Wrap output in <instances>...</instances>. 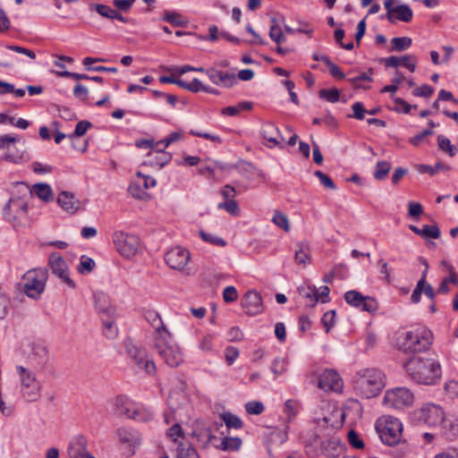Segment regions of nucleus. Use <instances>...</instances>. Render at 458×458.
I'll return each instance as SVG.
<instances>
[{
    "instance_id": "1",
    "label": "nucleus",
    "mask_w": 458,
    "mask_h": 458,
    "mask_svg": "<svg viewBox=\"0 0 458 458\" xmlns=\"http://www.w3.org/2000/svg\"><path fill=\"white\" fill-rule=\"evenodd\" d=\"M344 420V412L336 409L329 415L318 420V426L315 431L308 430L302 432L301 438L304 444L307 455L311 458L322 454L325 448L327 436L342 427Z\"/></svg>"
},
{
    "instance_id": "2",
    "label": "nucleus",
    "mask_w": 458,
    "mask_h": 458,
    "mask_svg": "<svg viewBox=\"0 0 458 458\" xmlns=\"http://www.w3.org/2000/svg\"><path fill=\"white\" fill-rule=\"evenodd\" d=\"M404 369L410 378L418 384L432 385L441 377L439 362L426 356L413 355L404 363Z\"/></svg>"
},
{
    "instance_id": "3",
    "label": "nucleus",
    "mask_w": 458,
    "mask_h": 458,
    "mask_svg": "<svg viewBox=\"0 0 458 458\" xmlns=\"http://www.w3.org/2000/svg\"><path fill=\"white\" fill-rule=\"evenodd\" d=\"M386 386V376L377 369H365L356 374L354 389L360 396L369 399L380 394Z\"/></svg>"
},
{
    "instance_id": "4",
    "label": "nucleus",
    "mask_w": 458,
    "mask_h": 458,
    "mask_svg": "<svg viewBox=\"0 0 458 458\" xmlns=\"http://www.w3.org/2000/svg\"><path fill=\"white\" fill-rule=\"evenodd\" d=\"M159 335L153 341V349L163 361L171 368H176L183 361V354L180 346L175 343L171 333Z\"/></svg>"
},
{
    "instance_id": "5",
    "label": "nucleus",
    "mask_w": 458,
    "mask_h": 458,
    "mask_svg": "<svg viewBox=\"0 0 458 458\" xmlns=\"http://www.w3.org/2000/svg\"><path fill=\"white\" fill-rule=\"evenodd\" d=\"M376 429L381 441L387 445H395L401 442L403 424L392 416H382L377 420Z\"/></svg>"
},
{
    "instance_id": "6",
    "label": "nucleus",
    "mask_w": 458,
    "mask_h": 458,
    "mask_svg": "<svg viewBox=\"0 0 458 458\" xmlns=\"http://www.w3.org/2000/svg\"><path fill=\"white\" fill-rule=\"evenodd\" d=\"M432 342V332L424 327H418L406 332L403 346L405 352L417 353L428 350Z\"/></svg>"
},
{
    "instance_id": "7",
    "label": "nucleus",
    "mask_w": 458,
    "mask_h": 458,
    "mask_svg": "<svg viewBox=\"0 0 458 458\" xmlns=\"http://www.w3.org/2000/svg\"><path fill=\"white\" fill-rule=\"evenodd\" d=\"M21 381V394L28 402H36L40 397L41 384L35 374L22 366L17 367Z\"/></svg>"
},
{
    "instance_id": "8",
    "label": "nucleus",
    "mask_w": 458,
    "mask_h": 458,
    "mask_svg": "<svg viewBox=\"0 0 458 458\" xmlns=\"http://www.w3.org/2000/svg\"><path fill=\"white\" fill-rule=\"evenodd\" d=\"M113 242L117 251L126 259L135 256L140 246V242L137 235L123 232L114 233Z\"/></svg>"
},
{
    "instance_id": "9",
    "label": "nucleus",
    "mask_w": 458,
    "mask_h": 458,
    "mask_svg": "<svg viewBox=\"0 0 458 458\" xmlns=\"http://www.w3.org/2000/svg\"><path fill=\"white\" fill-rule=\"evenodd\" d=\"M124 347L127 354L140 369L148 375H153L156 372L155 362L148 359L147 350L134 344L131 340L124 342Z\"/></svg>"
},
{
    "instance_id": "10",
    "label": "nucleus",
    "mask_w": 458,
    "mask_h": 458,
    "mask_svg": "<svg viewBox=\"0 0 458 458\" xmlns=\"http://www.w3.org/2000/svg\"><path fill=\"white\" fill-rule=\"evenodd\" d=\"M47 273L41 269L28 271L24 276L23 292L32 299L39 298L44 291Z\"/></svg>"
},
{
    "instance_id": "11",
    "label": "nucleus",
    "mask_w": 458,
    "mask_h": 458,
    "mask_svg": "<svg viewBox=\"0 0 458 458\" xmlns=\"http://www.w3.org/2000/svg\"><path fill=\"white\" fill-rule=\"evenodd\" d=\"M413 403V394L406 387H396L386 392L383 403L392 409L402 410Z\"/></svg>"
},
{
    "instance_id": "12",
    "label": "nucleus",
    "mask_w": 458,
    "mask_h": 458,
    "mask_svg": "<svg viewBox=\"0 0 458 458\" xmlns=\"http://www.w3.org/2000/svg\"><path fill=\"white\" fill-rule=\"evenodd\" d=\"M27 201L20 197H13L4 207V218L13 225H21L27 218Z\"/></svg>"
},
{
    "instance_id": "13",
    "label": "nucleus",
    "mask_w": 458,
    "mask_h": 458,
    "mask_svg": "<svg viewBox=\"0 0 458 458\" xmlns=\"http://www.w3.org/2000/svg\"><path fill=\"white\" fill-rule=\"evenodd\" d=\"M136 176L137 178L130 183L128 192L134 199L146 200L149 198V195L146 191L156 186L157 181L153 177L144 175L140 172H137Z\"/></svg>"
},
{
    "instance_id": "14",
    "label": "nucleus",
    "mask_w": 458,
    "mask_h": 458,
    "mask_svg": "<svg viewBox=\"0 0 458 458\" xmlns=\"http://www.w3.org/2000/svg\"><path fill=\"white\" fill-rule=\"evenodd\" d=\"M48 265L54 275L70 288H75V283L71 279L68 272V265L58 252L49 255Z\"/></svg>"
},
{
    "instance_id": "15",
    "label": "nucleus",
    "mask_w": 458,
    "mask_h": 458,
    "mask_svg": "<svg viewBox=\"0 0 458 458\" xmlns=\"http://www.w3.org/2000/svg\"><path fill=\"white\" fill-rule=\"evenodd\" d=\"M344 298L349 305L363 311L371 313L377 310V303L374 298L364 296L358 291H348L344 293Z\"/></svg>"
},
{
    "instance_id": "16",
    "label": "nucleus",
    "mask_w": 458,
    "mask_h": 458,
    "mask_svg": "<svg viewBox=\"0 0 458 458\" xmlns=\"http://www.w3.org/2000/svg\"><path fill=\"white\" fill-rule=\"evenodd\" d=\"M397 0H384V6L386 10V18L390 22L397 19L403 22H410L412 20L413 13L408 4L394 6Z\"/></svg>"
},
{
    "instance_id": "17",
    "label": "nucleus",
    "mask_w": 458,
    "mask_h": 458,
    "mask_svg": "<svg viewBox=\"0 0 458 458\" xmlns=\"http://www.w3.org/2000/svg\"><path fill=\"white\" fill-rule=\"evenodd\" d=\"M416 414L420 420L428 426H437L444 421V411L436 404H425L416 412Z\"/></svg>"
},
{
    "instance_id": "18",
    "label": "nucleus",
    "mask_w": 458,
    "mask_h": 458,
    "mask_svg": "<svg viewBox=\"0 0 458 458\" xmlns=\"http://www.w3.org/2000/svg\"><path fill=\"white\" fill-rule=\"evenodd\" d=\"M206 74L212 83L223 88H232L237 83V77L232 71H221L216 67L208 68Z\"/></svg>"
},
{
    "instance_id": "19",
    "label": "nucleus",
    "mask_w": 458,
    "mask_h": 458,
    "mask_svg": "<svg viewBox=\"0 0 458 458\" xmlns=\"http://www.w3.org/2000/svg\"><path fill=\"white\" fill-rule=\"evenodd\" d=\"M190 258V252L186 249L175 247L166 252L165 259L171 268L182 270L189 262Z\"/></svg>"
},
{
    "instance_id": "20",
    "label": "nucleus",
    "mask_w": 458,
    "mask_h": 458,
    "mask_svg": "<svg viewBox=\"0 0 458 458\" xmlns=\"http://www.w3.org/2000/svg\"><path fill=\"white\" fill-rule=\"evenodd\" d=\"M318 386L324 391H340L343 386L342 379L334 369H325L318 377Z\"/></svg>"
},
{
    "instance_id": "21",
    "label": "nucleus",
    "mask_w": 458,
    "mask_h": 458,
    "mask_svg": "<svg viewBox=\"0 0 458 458\" xmlns=\"http://www.w3.org/2000/svg\"><path fill=\"white\" fill-rule=\"evenodd\" d=\"M117 434L120 442L127 445L129 455H133L141 444L140 434L137 430L124 428H119Z\"/></svg>"
},
{
    "instance_id": "22",
    "label": "nucleus",
    "mask_w": 458,
    "mask_h": 458,
    "mask_svg": "<svg viewBox=\"0 0 458 458\" xmlns=\"http://www.w3.org/2000/svg\"><path fill=\"white\" fill-rule=\"evenodd\" d=\"M242 307L250 316H255L262 312V298L256 291L247 292L242 299Z\"/></svg>"
},
{
    "instance_id": "23",
    "label": "nucleus",
    "mask_w": 458,
    "mask_h": 458,
    "mask_svg": "<svg viewBox=\"0 0 458 458\" xmlns=\"http://www.w3.org/2000/svg\"><path fill=\"white\" fill-rule=\"evenodd\" d=\"M261 135L266 140V145L268 148L279 147L280 148H284L282 141H284V138L280 134L279 129L272 123H266L262 126Z\"/></svg>"
},
{
    "instance_id": "24",
    "label": "nucleus",
    "mask_w": 458,
    "mask_h": 458,
    "mask_svg": "<svg viewBox=\"0 0 458 458\" xmlns=\"http://www.w3.org/2000/svg\"><path fill=\"white\" fill-rule=\"evenodd\" d=\"M67 452L70 458H95L87 451V440L82 436L71 440Z\"/></svg>"
},
{
    "instance_id": "25",
    "label": "nucleus",
    "mask_w": 458,
    "mask_h": 458,
    "mask_svg": "<svg viewBox=\"0 0 458 458\" xmlns=\"http://www.w3.org/2000/svg\"><path fill=\"white\" fill-rule=\"evenodd\" d=\"M344 450V445L341 443L339 437L333 436L330 433L329 436H327L325 448L322 452V454L326 455L328 458H337Z\"/></svg>"
},
{
    "instance_id": "26",
    "label": "nucleus",
    "mask_w": 458,
    "mask_h": 458,
    "mask_svg": "<svg viewBox=\"0 0 458 458\" xmlns=\"http://www.w3.org/2000/svg\"><path fill=\"white\" fill-rule=\"evenodd\" d=\"M96 309L98 311L101 319L103 318L114 317L115 309L110 304L109 298L103 293L95 294Z\"/></svg>"
},
{
    "instance_id": "27",
    "label": "nucleus",
    "mask_w": 458,
    "mask_h": 458,
    "mask_svg": "<svg viewBox=\"0 0 458 458\" xmlns=\"http://www.w3.org/2000/svg\"><path fill=\"white\" fill-rule=\"evenodd\" d=\"M57 203L70 214H74L81 208L80 200L76 199L74 195L69 191H62L58 195Z\"/></svg>"
},
{
    "instance_id": "28",
    "label": "nucleus",
    "mask_w": 458,
    "mask_h": 458,
    "mask_svg": "<svg viewBox=\"0 0 458 458\" xmlns=\"http://www.w3.org/2000/svg\"><path fill=\"white\" fill-rule=\"evenodd\" d=\"M295 262L305 267L310 263V248L305 242H297L294 250Z\"/></svg>"
},
{
    "instance_id": "29",
    "label": "nucleus",
    "mask_w": 458,
    "mask_h": 458,
    "mask_svg": "<svg viewBox=\"0 0 458 458\" xmlns=\"http://www.w3.org/2000/svg\"><path fill=\"white\" fill-rule=\"evenodd\" d=\"M146 319L149 322L152 327L155 329L153 335V341H155V337H158L159 335L164 336V333H170L165 327L161 317L156 311H148L146 314Z\"/></svg>"
},
{
    "instance_id": "30",
    "label": "nucleus",
    "mask_w": 458,
    "mask_h": 458,
    "mask_svg": "<svg viewBox=\"0 0 458 458\" xmlns=\"http://www.w3.org/2000/svg\"><path fill=\"white\" fill-rule=\"evenodd\" d=\"M30 196L35 194L38 199L49 202L53 200L54 194L53 191L49 184L45 182H38L32 186V189L30 190Z\"/></svg>"
},
{
    "instance_id": "31",
    "label": "nucleus",
    "mask_w": 458,
    "mask_h": 458,
    "mask_svg": "<svg viewBox=\"0 0 458 458\" xmlns=\"http://www.w3.org/2000/svg\"><path fill=\"white\" fill-rule=\"evenodd\" d=\"M114 406V411L116 415L125 416L127 418L131 415V412L134 408L133 404L128 400V398L122 395L115 398Z\"/></svg>"
},
{
    "instance_id": "32",
    "label": "nucleus",
    "mask_w": 458,
    "mask_h": 458,
    "mask_svg": "<svg viewBox=\"0 0 458 458\" xmlns=\"http://www.w3.org/2000/svg\"><path fill=\"white\" fill-rule=\"evenodd\" d=\"M298 293L310 302V307H314L319 300L318 290L314 285L303 284L298 287Z\"/></svg>"
},
{
    "instance_id": "33",
    "label": "nucleus",
    "mask_w": 458,
    "mask_h": 458,
    "mask_svg": "<svg viewBox=\"0 0 458 458\" xmlns=\"http://www.w3.org/2000/svg\"><path fill=\"white\" fill-rule=\"evenodd\" d=\"M48 350L43 343H33L31 344V356L38 363L45 362L47 359Z\"/></svg>"
},
{
    "instance_id": "34",
    "label": "nucleus",
    "mask_w": 458,
    "mask_h": 458,
    "mask_svg": "<svg viewBox=\"0 0 458 458\" xmlns=\"http://www.w3.org/2000/svg\"><path fill=\"white\" fill-rule=\"evenodd\" d=\"M103 333L107 339H114L118 335V328L114 324V317L103 318Z\"/></svg>"
},
{
    "instance_id": "35",
    "label": "nucleus",
    "mask_w": 458,
    "mask_h": 458,
    "mask_svg": "<svg viewBox=\"0 0 458 458\" xmlns=\"http://www.w3.org/2000/svg\"><path fill=\"white\" fill-rule=\"evenodd\" d=\"M451 168L447 165L438 162L434 166L428 165H417V171L420 174H429L435 175L438 172H447Z\"/></svg>"
},
{
    "instance_id": "36",
    "label": "nucleus",
    "mask_w": 458,
    "mask_h": 458,
    "mask_svg": "<svg viewBox=\"0 0 458 458\" xmlns=\"http://www.w3.org/2000/svg\"><path fill=\"white\" fill-rule=\"evenodd\" d=\"M162 20L175 27H186L188 21L182 19V15L176 12L165 11Z\"/></svg>"
},
{
    "instance_id": "37",
    "label": "nucleus",
    "mask_w": 458,
    "mask_h": 458,
    "mask_svg": "<svg viewBox=\"0 0 458 458\" xmlns=\"http://www.w3.org/2000/svg\"><path fill=\"white\" fill-rule=\"evenodd\" d=\"M96 267L94 259L88 256H81L80 262L77 266V271L81 275H88L93 271Z\"/></svg>"
},
{
    "instance_id": "38",
    "label": "nucleus",
    "mask_w": 458,
    "mask_h": 458,
    "mask_svg": "<svg viewBox=\"0 0 458 458\" xmlns=\"http://www.w3.org/2000/svg\"><path fill=\"white\" fill-rule=\"evenodd\" d=\"M177 458H199V455L191 444L180 443L177 447Z\"/></svg>"
},
{
    "instance_id": "39",
    "label": "nucleus",
    "mask_w": 458,
    "mask_h": 458,
    "mask_svg": "<svg viewBox=\"0 0 458 458\" xmlns=\"http://www.w3.org/2000/svg\"><path fill=\"white\" fill-rule=\"evenodd\" d=\"M391 170V164L387 161H379L377 163L374 172V178L377 181L386 179Z\"/></svg>"
},
{
    "instance_id": "40",
    "label": "nucleus",
    "mask_w": 458,
    "mask_h": 458,
    "mask_svg": "<svg viewBox=\"0 0 458 458\" xmlns=\"http://www.w3.org/2000/svg\"><path fill=\"white\" fill-rule=\"evenodd\" d=\"M412 40L408 37L394 38L391 40L393 46L392 50L402 52L408 49L411 46Z\"/></svg>"
},
{
    "instance_id": "41",
    "label": "nucleus",
    "mask_w": 458,
    "mask_h": 458,
    "mask_svg": "<svg viewBox=\"0 0 458 458\" xmlns=\"http://www.w3.org/2000/svg\"><path fill=\"white\" fill-rule=\"evenodd\" d=\"M223 421L226 425L227 428H233L235 429H239L242 427V420L230 412H225L221 415Z\"/></svg>"
},
{
    "instance_id": "42",
    "label": "nucleus",
    "mask_w": 458,
    "mask_h": 458,
    "mask_svg": "<svg viewBox=\"0 0 458 458\" xmlns=\"http://www.w3.org/2000/svg\"><path fill=\"white\" fill-rule=\"evenodd\" d=\"M321 61L329 68L330 74L339 80H344L345 78L344 73L342 72V70L335 64L330 58L323 55Z\"/></svg>"
},
{
    "instance_id": "43",
    "label": "nucleus",
    "mask_w": 458,
    "mask_h": 458,
    "mask_svg": "<svg viewBox=\"0 0 458 458\" xmlns=\"http://www.w3.org/2000/svg\"><path fill=\"white\" fill-rule=\"evenodd\" d=\"M23 157L24 153L22 151H20L15 148H11L10 147H7V151L3 157V159L10 163L18 164L22 162Z\"/></svg>"
},
{
    "instance_id": "44",
    "label": "nucleus",
    "mask_w": 458,
    "mask_h": 458,
    "mask_svg": "<svg viewBox=\"0 0 458 458\" xmlns=\"http://www.w3.org/2000/svg\"><path fill=\"white\" fill-rule=\"evenodd\" d=\"M420 236L424 239H437L440 237V229L437 225H425L421 228Z\"/></svg>"
},
{
    "instance_id": "45",
    "label": "nucleus",
    "mask_w": 458,
    "mask_h": 458,
    "mask_svg": "<svg viewBox=\"0 0 458 458\" xmlns=\"http://www.w3.org/2000/svg\"><path fill=\"white\" fill-rule=\"evenodd\" d=\"M318 96L321 99H324L330 103H336L340 98V92L337 89L319 90Z\"/></svg>"
},
{
    "instance_id": "46",
    "label": "nucleus",
    "mask_w": 458,
    "mask_h": 458,
    "mask_svg": "<svg viewBox=\"0 0 458 458\" xmlns=\"http://www.w3.org/2000/svg\"><path fill=\"white\" fill-rule=\"evenodd\" d=\"M272 222L284 232H288L290 230V225L287 216L278 210L275 212Z\"/></svg>"
},
{
    "instance_id": "47",
    "label": "nucleus",
    "mask_w": 458,
    "mask_h": 458,
    "mask_svg": "<svg viewBox=\"0 0 458 458\" xmlns=\"http://www.w3.org/2000/svg\"><path fill=\"white\" fill-rule=\"evenodd\" d=\"M93 8H95L98 13L101 16L108 19H114L116 10L111 8L110 6L102 4H90V9L92 10Z\"/></svg>"
},
{
    "instance_id": "48",
    "label": "nucleus",
    "mask_w": 458,
    "mask_h": 458,
    "mask_svg": "<svg viewBox=\"0 0 458 458\" xmlns=\"http://www.w3.org/2000/svg\"><path fill=\"white\" fill-rule=\"evenodd\" d=\"M394 103L395 106L393 107V110L397 113L409 114L411 108H417L416 105L411 106L401 98H394Z\"/></svg>"
},
{
    "instance_id": "49",
    "label": "nucleus",
    "mask_w": 458,
    "mask_h": 458,
    "mask_svg": "<svg viewBox=\"0 0 458 458\" xmlns=\"http://www.w3.org/2000/svg\"><path fill=\"white\" fill-rule=\"evenodd\" d=\"M242 441L239 437H224L221 442V449L227 450H238L241 446Z\"/></svg>"
},
{
    "instance_id": "50",
    "label": "nucleus",
    "mask_w": 458,
    "mask_h": 458,
    "mask_svg": "<svg viewBox=\"0 0 458 458\" xmlns=\"http://www.w3.org/2000/svg\"><path fill=\"white\" fill-rule=\"evenodd\" d=\"M217 208L219 209H225L227 213H229L230 215L235 216L240 215L239 206L234 199L220 202L217 205Z\"/></svg>"
},
{
    "instance_id": "51",
    "label": "nucleus",
    "mask_w": 458,
    "mask_h": 458,
    "mask_svg": "<svg viewBox=\"0 0 458 458\" xmlns=\"http://www.w3.org/2000/svg\"><path fill=\"white\" fill-rule=\"evenodd\" d=\"M270 369L276 377L284 373L287 369L286 360L283 358L275 359L271 364Z\"/></svg>"
},
{
    "instance_id": "52",
    "label": "nucleus",
    "mask_w": 458,
    "mask_h": 458,
    "mask_svg": "<svg viewBox=\"0 0 458 458\" xmlns=\"http://www.w3.org/2000/svg\"><path fill=\"white\" fill-rule=\"evenodd\" d=\"M10 307V300L0 286V318H4L7 315Z\"/></svg>"
},
{
    "instance_id": "53",
    "label": "nucleus",
    "mask_w": 458,
    "mask_h": 458,
    "mask_svg": "<svg viewBox=\"0 0 458 458\" xmlns=\"http://www.w3.org/2000/svg\"><path fill=\"white\" fill-rule=\"evenodd\" d=\"M269 37L276 44L280 45L286 40L281 28L278 25H271L269 30Z\"/></svg>"
},
{
    "instance_id": "54",
    "label": "nucleus",
    "mask_w": 458,
    "mask_h": 458,
    "mask_svg": "<svg viewBox=\"0 0 458 458\" xmlns=\"http://www.w3.org/2000/svg\"><path fill=\"white\" fill-rule=\"evenodd\" d=\"M347 438L349 444L356 448V449H361L364 447L363 440L360 437L358 433L354 429H350L347 434Z\"/></svg>"
},
{
    "instance_id": "55",
    "label": "nucleus",
    "mask_w": 458,
    "mask_h": 458,
    "mask_svg": "<svg viewBox=\"0 0 458 458\" xmlns=\"http://www.w3.org/2000/svg\"><path fill=\"white\" fill-rule=\"evenodd\" d=\"M199 235L203 239V241L209 242L213 245L224 247L226 244L225 241L223 240L222 238L211 233H205L204 231H200Z\"/></svg>"
},
{
    "instance_id": "56",
    "label": "nucleus",
    "mask_w": 458,
    "mask_h": 458,
    "mask_svg": "<svg viewBox=\"0 0 458 458\" xmlns=\"http://www.w3.org/2000/svg\"><path fill=\"white\" fill-rule=\"evenodd\" d=\"M92 126V123L89 121H81L76 124L75 131L72 134L69 135L70 139H73L74 137H81L83 136L88 129Z\"/></svg>"
},
{
    "instance_id": "57",
    "label": "nucleus",
    "mask_w": 458,
    "mask_h": 458,
    "mask_svg": "<svg viewBox=\"0 0 458 458\" xmlns=\"http://www.w3.org/2000/svg\"><path fill=\"white\" fill-rule=\"evenodd\" d=\"M423 214V207L420 203L415 201H410L408 203V216L418 219V217Z\"/></svg>"
},
{
    "instance_id": "58",
    "label": "nucleus",
    "mask_w": 458,
    "mask_h": 458,
    "mask_svg": "<svg viewBox=\"0 0 458 458\" xmlns=\"http://www.w3.org/2000/svg\"><path fill=\"white\" fill-rule=\"evenodd\" d=\"M335 310L327 311L323 315V317L321 318V322H322L327 333H328L329 330L335 326Z\"/></svg>"
},
{
    "instance_id": "59",
    "label": "nucleus",
    "mask_w": 458,
    "mask_h": 458,
    "mask_svg": "<svg viewBox=\"0 0 458 458\" xmlns=\"http://www.w3.org/2000/svg\"><path fill=\"white\" fill-rule=\"evenodd\" d=\"M245 409L249 414L259 415L263 412L264 404L259 401H252L245 404Z\"/></svg>"
},
{
    "instance_id": "60",
    "label": "nucleus",
    "mask_w": 458,
    "mask_h": 458,
    "mask_svg": "<svg viewBox=\"0 0 458 458\" xmlns=\"http://www.w3.org/2000/svg\"><path fill=\"white\" fill-rule=\"evenodd\" d=\"M400 60L401 65L404 66L411 72H415L418 60L414 55H405L400 57Z\"/></svg>"
},
{
    "instance_id": "61",
    "label": "nucleus",
    "mask_w": 458,
    "mask_h": 458,
    "mask_svg": "<svg viewBox=\"0 0 458 458\" xmlns=\"http://www.w3.org/2000/svg\"><path fill=\"white\" fill-rule=\"evenodd\" d=\"M314 175L318 178L320 183L324 187L330 189V190H335L336 187H335V182L327 174H324L321 171H316L314 173Z\"/></svg>"
},
{
    "instance_id": "62",
    "label": "nucleus",
    "mask_w": 458,
    "mask_h": 458,
    "mask_svg": "<svg viewBox=\"0 0 458 458\" xmlns=\"http://www.w3.org/2000/svg\"><path fill=\"white\" fill-rule=\"evenodd\" d=\"M223 299L225 302H233L238 299V293L234 286H227L224 289Z\"/></svg>"
},
{
    "instance_id": "63",
    "label": "nucleus",
    "mask_w": 458,
    "mask_h": 458,
    "mask_svg": "<svg viewBox=\"0 0 458 458\" xmlns=\"http://www.w3.org/2000/svg\"><path fill=\"white\" fill-rule=\"evenodd\" d=\"M128 418L133 419L138 421H148L149 420H151L152 415L149 413H145L140 409L133 408L131 412V415H129Z\"/></svg>"
},
{
    "instance_id": "64",
    "label": "nucleus",
    "mask_w": 458,
    "mask_h": 458,
    "mask_svg": "<svg viewBox=\"0 0 458 458\" xmlns=\"http://www.w3.org/2000/svg\"><path fill=\"white\" fill-rule=\"evenodd\" d=\"M433 93L434 89L428 84H424L421 87L415 89L412 92V94L416 97L424 98H429Z\"/></svg>"
}]
</instances>
